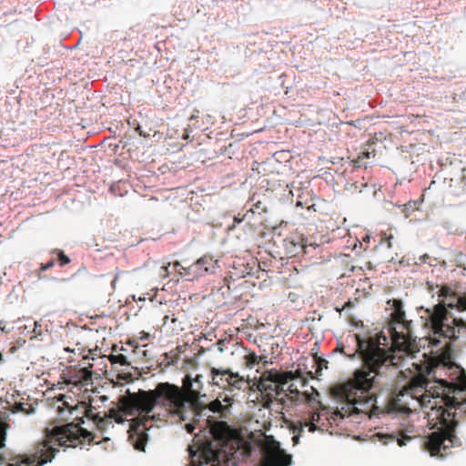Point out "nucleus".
Segmentation results:
<instances>
[{"mask_svg": "<svg viewBox=\"0 0 466 466\" xmlns=\"http://www.w3.org/2000/svg\"><path fill=\"white\" fill-rule=\"evenodd\" d=\"M456 302H442L427 309L431 333L430 344L437 347L444 339L441 352L433 355L424 353V360L413 363L417 374L413 376L397 393L394 402L401 410H411L412 403L418 407L430 408L427 412L431 429H435L424 442L425 450L431 456L446 457L451 449L461 446V441L455 434L458 424L455 410L458 406L466 402V374L461 373L456 380L448 383L443 380H435L430 386V378H436L437 370L445 369L451 363V355L445 350L449 341L454 340L466 332V323L448 311V309L466 310V297H455Z\"/></svg>", "mask_w": 466, "mask_h": 466, "instance_id": "nucleus-1", "label": "nucleus"}, {"mask_svg": "<svg viewBox=\"0 0 466 466\" xmlns=\"http://www.w3.org/2000/svg\"><path fill=\"white\" fill-rule=\"evenodd\" d=\"M388 304L393 309L387 327L390 338L383 332L367 339L355 334L350 338L355 344L352 351H347L344 345L339 347V351L350 359L357 353L360 355L364 363L361 370L374 373L382 367H398L405 357L416 351L417 345L411 337L410 321L405 319L402 301L393 299L388 300Z\"/></svg>", "mask_w": 466, "mask_h": 466, "instance_id": "nucleus-2", "label": "nucleus"}, {"mask_svg": "<svg viewBox=\"0 0 466 466\" xmlns=\"http://www.w3.org/2000/svg\"><path fill=\"white\" fill-rule=\"evenodd\" d=\"M68 408V412L74 415L76 422L67 423L62 426L54 427L51 431L46 430V435L42 441L35 444L33 451L28 454L13 456L10 452L0 454V466H41L52 461L59 447H76L79 444L94 440L95 436L91 431L81 427L84 423V417L92 420L97 430L104 432L108 427L114 428V424L106 418L99 416L96 408L86 402H79L75 407Z\"/></svg>", "mask_w": 466, "mask_h": 466, "instance_id": "nucleus-3", "label": "nucleus"}, {"mask_svg": "<svg viewBox=\"0 0 466 466\" xmlns=\"http://www.w3.org/2000/svg\"><path fill=\"white\" fill-rule=\"evenodd\" d=\"M122 410L126 412L138 411L141 417L136 419L129 430L128 440L133 447L139 451H145L148 435L147 422L155 420L150 415L156 407L164 410L167 414L177 416L181 420H186L187 397L183 390L169 382H160L154 390H138L137 392H128L127 397L120 400Z\"/></svg>", "mask_w": 466, "mask_h": 466, "instance_id": "nucleus-4", "label": "nucleus"}, {"mask_svg": "<svg viewBox=\"0 0 466 466\" xmlns=\"http://www.w3.org/2000/svg\"><path fill=\"white\" fill-rule=\"evenodd\" d=\"M212 440H198L196 451L188 447L191 461L187 466H228L230 456L238 447V433L226 421L207 420Z\"/></svg>", "mask_w": 466, "mask_h": 466, "instance_id": "nucleus-5", "label": "nucleus"}, {"mask_svg": "<svg viewBox=\"0 0 466 466\" xmlns=\"http://www.w3.org/2000/svg\"><path fill=\"white\" fill-rule=\"evenodd\" d=\"M380 371L370 373V371L357 370L354 378L332 390V394L340 404V409L333 412L332 420L346 416L364 414L370 417L375 407L376 396L370 392L373 386L375 378Z\"/></svg>", "mask_w": 466, "mask_h": 466, "instance_id": "nucleus-6", "label": "nucleus"}, {"mask_svg": "<svg viewBox=\"0 0 466 466\" xmlns=\"http://www.w3.org/2000/svg\"><path fill=\"white\" fill-rule=\"evenodd\" d=\"M299 380L303 387L307 384L308 379L300 369L293 371L279 372L276 370L265 371L257 385L258 390L264 394L267 399V406L277 400L285 392V386L290 381Z\"/></svg>", "mask_w": 466, "mask_h": 466, "instance_id": "nucleus-7", "label": "nucleus"}, {"mask_svg": "<svg viewBox=\"0 0 466 466\" xmlns=\"http://www.w3.org/2000/svg\"><path fill=\"white\" fill-rule=\"evenodd\" d=\"M211 383L223 390L221 394L235 400L240 392L249 390V380L228 368L210 369Z\"/></svg>", "mask_w": 466, "mask_h": 466, "instance_id": "nucleus-8", "label": "nucleus"}, {"mask_svg": "<svg viewBox=\"0 0 466 466\" xmlns=\"http://www.w3.org/2000/svg\"><path fill=\"white\" fill-rule=\"evenodd\" d=\"M291 461L292 456L280 448L279 442L271 441L264 449L261 464L262 466H289Z\"/></svg>", "mask_w": 466, "mask_h": 466, "instance_id": "nucleus-9", "label": "nucleus"}, {"mask_svg": "<svg viewBox=\"0 0 466 466\" xmlns=\"http://www.w3.org/2000/svg\"><path fill=\"white\" fill-rule=\"evenodd\" d=\"M217 268L218 260L210 256H203L185 268V277H188L189 280H193L207 274L214 273Z\"/></svg>", "mask_w": 466, "mask_h": 466, "instance_id": "nucleus-10", "label": "nucleus"}, {"mask_svg": "<svg viewBox=\"0 0 466 466\" xmlns=\"http://www.w3.org/2000/svg\"><path fill=\"white\" fill-rule=\"evenodd\" d=\"M234 401L235 400H232L231 397L219 393L218 398L209 402L204 410L208 409L213 413H218L221 418H227Z\"/></svg>", "mask_w": 466, "mask_h": 466, "instance_id": "nucleus-11", "label": "nucleus"}, {"mask_svg": "<svg viewBox=\"0 0 466 466\" xmlns=\"http://www.w3.org/2000/svg\"><path fill=\"white\" fill-rule=\"evenodd\" d=\"M332 415L333 413L329 416L327 409H322L319 412H313L309 421H306L304 426L309 427V431L310 432L323 431V427L325 426L323 420H329V419H332Z\"/></svg>", "mask_w": 466, "mask_h": 466, "instance_id": "nucleus-12", "label": "nucleus"}, {"mask_svg": "<svg viewBox=\"0 0 466 466\" xmlns=\"http://www.w3.org/2000/svg\"><path fill=\"white\" fill-rule=\"evenodd\" d=\"M92 364L89 367H84L78 370L74 376L71 377V382L75 385H87L92 380Z\"/></svg>", "mask_w": 466, "mask_h": 466, "instance_id": "nucleus-13", "label": "nucleus"}, {"mask_svg": "<svg viewBox=\"0 0 466 466\" xmlns=\"http://www.w3.org/2000/svg\"><path fill=\"white\" fill-rule=\"evenodd\" d=\"M374 142H369L368 144L364 145L362 147V152L358 156L356 159L353 160L355 165L360 167V166H366V162H364V159L374 157L376 156L375 149L372 148V146L374 145Z\"/></svg>", "mask_w": 466, "mask_h": 466, "instance_id": "nucleus-14", "label": "nucleus"}, {"mask_svg": "<svg viewBox=\"0 0 466 466\" xmlns=\"http://www.w3.org/2000/svg\"><path fill=\"white\" fill-rule=\"evenodd\" d=\"M376 437L383 444H388L389 442L397 441L399 446H404L408 441H411V438L407 435H403L400 438L395 436L394 434H383L377 433Z\"/></svg>", "mask_w": 466, "mask_h": 466, "instance_id": "nucleus-15", "label": "nucleus"}, {"mask_svg": "<svg viewBox=\"0 0 466 466\" xmlns=\"http://www.w3.org/2000/svg\"><path fill=\"white\" fill-rule=\"evenodd\" d=\"M124 396L120 397L119 400H118V405H119V410H116V409H110L108 410L107 413H105V415L102 417V418H106L108 419L111 423L113 424V420L116 422V423H123L124 422V418H123V415L121 414V412H124L126 414H129L128 412H126L125 410H122V407H121V404H120V400L123 398ZM134 411H132L130 414H132Z\"/></svg>", "mask_w": 466, "mask_h": 466, "instance_id": "nucleus-16", "label": "nucleus"}, {"mask_svg": "<svg viewBox=\"0 0 466 466\" xmlns=\"http://www.w3.org/2000/svg\"><path fill=\"white\" fill-rule=\"evenodd\" d=\"M12 412H22L24 414L29 415L35 411V408L32 404L24 403V402H15L11 409Z\"/></svg>", "mask_w": 466, "mask_h": 466, "instance_id": "nucleus-17", "label": "nucleus"}, {"mask_svg": "<svg viewBox=\"0 0 466 466\" xmlns=\"http://www.w3.org/2000/svg\"><path fill=\"white\" fill-rule=\"evenodd\" d=\"M243 360L246 368L253 369L259 363L260 357H258L254 351H250L244 356Z\"/></svg>", "mask_w": 466, "mask_h": 466, "instance_id": "nucleus-18", "label": "nucleus"}, {"mask_svg": "<svg viewBox=\"0 0 466 466\" xmlns=\"http://www.w3.org/2000/svg\"><path fill=\"white\" fill-rule=\"evenodd\" d=\"M248 212L261 215L267 212V206L264 202L258 200L253 204L252 208L248 210Z\"/></svg>", "mask_w": 466, "mask_h": 466, "instance_id": "nucleus-19", "label": "nucleus"}, {"mask_svg": "<svg viewBox=\"0 0 466 466\" xmlns=\"http://www.w3.org/2000/svg\"><path fill=\"white\" fill-rule=\"evenodd\" d=\"M8 424L0 420V450L5 447Z\"/></svg>", "mask_w": 466, "mask_h": 466, "instance_id": "nucleus-20", "label": "nucleus"}, {"mask_svg": "<svg viewBox=\"0 0 466 466\" xmlns=\"http://www.w3.org/2000/svg\"><path fill=\"white\" fill-rule=\"evenodd\" d=\"M111 364H120L122 366L124 365H128V361H127V359L125 355L123 354H118V355H110L108 357Z\"/></svg>", "mask_w": 466, "mask_h": 466, "instance_id": "nucleus-21", "label": "nucleus"}, {"mask_svg": "<svg viewBox=\"0 0 466 466\" xmlns=\"http://www.w3.org/2000/svg\"><path fill=\"white\" fill-rule=\"evenodd\" d=\"M299 391L298 386L292 382L289 385H288L287 389H285V392H284L283 396L294 398V397L299 396Z\"/></svg>", "mask_w": 466, "mask_h": 466, "instance_id": "nucleus-22", "label": "nucleus"}, {"mask_svg": "<svg viewBox=\"0 0 466 466\" xmlns=\"http://www.w3.org/2000/svg\"><path fill=\"white\" fill-rule=\"evenodd\" d=\"M303 427H304V424H302V422H299L298 425L292 426L291 430H292L293 433H296L298 431V433L292 437L294 445H297L299 442V437H300L301 431H303Z\"/></svg>", "mask_w": 466, "mask_h": 466, "instance_id": "nucleus-23", "label": "nucleus"}, {"mask_svg": "<svg viewBox=\"0 0 466 466\" xmlns=\"http://www.w3.org/2000/svg\"><path fill=\"white\" fill-rule=\"evenodd\" d=\"M456 293L448 286H443L441 287V289L439 290V297H441V298H449V297H453L455 299L456 297Z\"/></svg>", "mask_w": 466, "mask_h": 466, "instance_id": "nucleus-24", "label": "nucleus"}, {"mask_svg": "<svg viewBox=\"0 0 466 466\" xmlns=\"http://www.w3.org/2000/svg\"><path fill=\"white\" fill-rule=\"evenodd\" d=\"M315 363L317 364L316 374L319 373L323 368H328V361L321 358H315Z\"/></svg>", "mask_w": 466, "mask_h": 466, "instance_id": "nucleus-25", "label": "nucleus"}, {"mask_svg": "<svg viewBox=\"0 0 466 466\" xmlns=\"http://www.w3.org/2000/svg\"><path fill=\"white\" fill-rule=\"evenodd\" d=\"M57 255H58L57 260L61 267L70 263V258L66 255H65V253L63 251L58 250Z\"/></svg>", "mask_w": 466, "mask_h": 466, "instance_id": "nucleus-26", "label": "nucleus"}, {"mask_svg": "<svg viewBox=\"0 0 466 466\" xmlns=\"http://www.w3.org/2000/svg\"><path fill=\"white\" fill-rule=\"evenodd\" d=\"M304 206L307 208L308 211L313 210L314 212H316V208H315L316 205L314 203L308 204V202L303 203L300 200H298L297 203H296V207L303 208Z\"/></svg>", "mask_w": 466, "mask_h": 466, "instance_id": "nucleus-27", "label": "nucleus"}, {"mask_svg": "<svg viewBox=\"0 0 466 466\" xmlns=\"http://www.w3.org/2000/svg\"><path fill=\"white\" fill-rule=\"evenodd\" d=\"M391 238H392V236H388L386 233H383L381 235L380 243L381 244L385 243V245L387 246L388 248H392Z\"/></svg>", "mask_w": 466, "mask_h": 466, "instance_id": "nucleus-28", "label": "nucleus"}, {"mask_svg": "<svg viewBox=\"0 0 466 466\" xmlns=\"http://www.w3.org/2000/svg\"><path fill=\"white\" fill-rule=\"evenodd\" d=\"M174 269L178 272L181 276H185V268L187 267L182 266L178 261L173 264Z\"/></svg>", "mask_w": 466, "mask_h": 466, "instance_id": "nucleus-29", "label": "nucleus"}, {"mask_svg": "<svg viewBox=\"0 0 466 466\" xmlns=\"http://www.w3.org/2000/svg\"><path fill=\"white\" fill-rule=\"evenodd\" d=\"M54 265H55V260L51 259L46 263H42L40 265V270H42V271L48 270V269L52 268L54 267Z\"/></svg>", "mask_w": 466, "mask_h": 466, "instance_id": "nucleus-30", "label": "nucleus"}, {"mask_svg": "<svg viewBox=\"0 0 466 466\" xmlns=\"http://www.w3.org/2000/svg\"><path fill=\"white\" fill-rule=\"evenodd\" d=\"M168 321H170L171 323H175L177 321V319L174 317V315H167L163 319V325H167Z\"/></svg>", "mask_w": 466, "mask_h": 466, "instance_id": "nucleus-31", "label": "nucleus"}, {"mask_svg": "<svg viewBox=\"0 0 466 466\" xmlns=\"http://www.w3.org/2000/svg\"><path fill=\"white\" fill-rule=\"evenodd\" d=\"M191 386H192V382H191L190 378L188 376H186L185 379L183 380V387L190 390Z\"/></svg>", "mask_w": 466, "mask_h": 466, "instance_id": "nucleus-32", "label": "nucleus"}, {"mask_svg": "<svg viewBox=\"0 0 466 466\" xmlns=\"http://www.w3.org/2000/svg\"><path fill=\"white\" fill-rule=\"evenodd\" d=\"M185 428L188 433H193L195 430V425L193 423H187L186 424Z\"/></svg>", "mask_w": 466, "mask_h": 466, "instance_id": "nucleus-33", "label": "nucleus"}, {"mask_svg": "<svg viewBox=\"0 0 466 466\" xmlns=\"http://www.w3.org/2000/svg\"><path fill=\"white\" fill-rule=\"evenodd\" d=\"M118 277H119V274H116V275L115 276L114 279H113V280H112V282H111V285H112V288H113V289H115V288H116V281H117V279H118Z\"/></svg>", "mask_w": 466, "mask_h": 466, "instance_id": "nucleus-34", "label": "nucleus"}, {"mask_svg": "<svg viewBox=\"0 0 466 466\" xmlns=\"http://www.w3.org/2000/svg\"><path fill=\"white\" fill-rule=\"evenodd\" d=\"M461 178L462 180H466V167L461 169Z\"/></svg>", "mask_w": 466, "mask_h": 466, "instance_id": "nucleus-35", "label": "nucleus"}, {"mask_svg": "<svg viewBox=\"0 0 466 466\" xmlns=\"http://www.w3.org/2000/svg\"><path fill=\"white\" fill-rule=\"evenodd\" d=\"M162 270H163V276H167L168 275V267H162Z\"/></svg>", "mask_w": 466, "mask_h": 466, "instance_id": "nucleus-36", "label": "nucleus"}, {"mask_svg": "<svg viewBox=\"0 0 466 466\" xmlns=\"http://www.w3.org/2000/svg\"><path fill=\"white\" fill-rule=\"evenodd\" d=\"M446 299L448 300L446 303H448V302L455 303L456 302V299H454L453 297H449V298H446Z\"/></svg>", "mask_w": 466, "mask_h": 466, "instance_id": "nucleus-37", "label": "nucleus"}, {"mask_svg": "<svg viewBox=\"0 0 466 466\" xmlns=\"http://www.w3.org/2000/svg\"><path fill=\"white\" fill-rule=\"evenodd\" d=\"M65 410L62 409L61 407H58V413L61 417H63V413H64Z\"/></svg>", "mask_w": 466, "mask_h": 466, "instance_id": "nucleus-38", "label": "nucleus"}, {"mask_svg": "<svg viewBox=\"0 0 466 466\" xmlns=\"http://www.w3.org/2000/svg\"><path fill=\"white\" fill-rule=\"evenodd\" d=\"M307 375H309L311 379L314 378L313 372L311 370L308 371Z\"/></svg>", "mask_w": 466, "mask_h": 466, "instance_id": "nucleus-39", "label": "nucleus"}, {"mask_svg": "<svg viewBox=\"0 0 466 466\" xmlns=\"http://www.w3.org/2000/svg\"><path fill=\"white\" fill-rule=\"evenodd\" d=\"M137 130L139 131V135H140V136H144V137H146V135H145V134L140 130V127H137Z\"/></svg>", "mask_w": 466, "mask_h": 466, "instance_id": "nucleus-40", "label": "nucleus"}, {"mask_svg": "<svg viewBox=\"0 0 466 466\" xmlns=\"http://www.w3.org/2000/svg\"><path fill=\"white\" fill-rule=\"evenodd\" d=\"M234 220L238 223L241 222L242 221V218H235Z\"/></svg>", "mask_w": 466, "mask_h": 466, "instance_id": "nucleus-41", "label": "nucleus"}, {"mask_svg": "<svg viewBox=\"0 0 466 466\" xmlns=\"http://www.w3.org/2000/svg\"><path fill=\"white\" fill-rule=\"evenodd\" d=\"M352 350H353V349L350 350V349H347V348H346V350H347V351H352Z\"/></svg>", "mask_w": 466, "mask_h": 466, "instance_id": "nucleus-42", "label": "nucleus"}, {"mask_svg": "<svg viewBox=\"0 0 466 466\" xmlns=\"http://www.w3.org/2000/svg\"><path fill=\"white\" fill-rule=\"evenodd\" d=\"M0 360H2V354L0 353Z\"/></svg>", "mask_w": 466, "mask_h": 466, "instance_id": "nucleus-43", "label": "nucleus"}]
</instances>
